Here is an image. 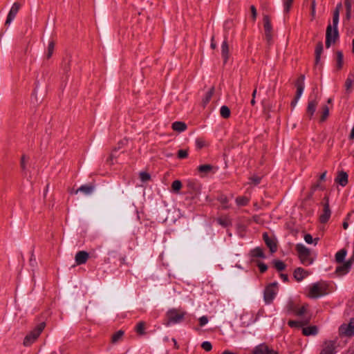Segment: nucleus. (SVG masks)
<instances>
[{
  "mask_svg": "<svg viewBox=\"0 0 354 354\" xmlns=\"http://www.w3.org/2000/svg\"><path fill=\"white\" fill-rule=\"evenodd\" d=\"M46 327L44 322L39 324L32 330H31L24 338V345L25 346H30L40 335Z\"/></svg>",
  "mask_w": 354,
  "mask_h": 354,
  "instance_id": "obj_1",
  "label": "nucleus"
},
{
  "mask_svg": "<svg viewBox=\"0 0 354 354\" xmlns=\"http://www.w3.org/2000/svg\"><path fill=\"white\" fill-rule=\"evenodd\" d=\"M296 250L298 252L299 258L303 264L310 265L312 263L313 259L310 257V251L309 249L302 244H297Z\"/></svg>",
  "mask_w": 354,
  "mask_h": 354,
  "instance_id": "obj_2",
  "label": "nucleus"
},
{
  "mask_svg": "<svg viewBox=\"0 0 354 354\" xmlns=\"http://www.w3.org/2000/svg\"><path fill=\"white\" fill-rule=\"evenodd\" d=\"M326 294L325 284L322 283H314L310 288L308 297L317 298Z\"/></svg>",
  "mask_w": 354,
  "mask_h": 354,
  "instance_id": "obj_3",
  "label": "nucleus"
},
{
  "mask_svg": "<svg viewBox=\"0 0 354 354\" xmlns=\"http://www.w3.org/2000/svg\"><path fill=\"white\" fill-rule=\"evenodd\" d=\"M185 315V312L180 311V310L171 309L169 310L167 313V316L169 319V322L167 324L168 325L169 322L177 323L180 322Z\"/></svg>",
  "mask_w": 354,
  "mask_h": 354,
  "instance_id": "obj_4",
  "label": "nucleus"
},
{
  "mask_svg": "<svg viewBox=\"0 0 354 354\" xmlns=\"http://www.w3.org/2000/svg\"><path fill=\"white\" fill-rule=\"evenodd\" d=\"M277 294V283H273L266 287L264 291V300L267 304L272 302Z\"/></svg>",
  "mask_w": 354,
  "mask_h": 354,
  "instance_id": "obj_5",
  "label": "nucleus"
},
{
  "mask_svg": "<svg viewBox=\"0 0 354 354\" xmlns=\"http://www.w3.org/2000/svg\"><path fill=\"white\" fill-rule=\"evenodd\" d=\"M339 332L341 335L351 337L354 334V318H351L348 324H342Z\"/></svg>",
  "mask_w": 354,
  "mask_h": 354,
  "instance_id": "obj_6",
  "label": "nucleus"
},
{
  "mask_svg": "<svg viewBox=\"0 0 354 354\" xmlns=\"http://www.w3.org/2000/svg\"><path fill=\"white\" fill-rule=\"evenodd\" d=\"M263 239L271 253H274L277 250V242L274 237H270L267 232H264L263 234Z\"/></svg>",
  "mask_w": 354,
  "mask_h": 354,
  "instance_id": "obj_7",
  "label": "nucleus"
},
{
  "mask_svg": "<svg viewBox=\"0 0 354 354\" xmlns=\"http://www.w3.org/2000/svg\"><path fill=\"white\" fill-rule=\"evenodd\" d=\"M263 27L265 30V35L267 41L269 42L272 40V27L270 21V18L268 15L263 16Z\"/></svg>",
  "mask_w": 354,
  "mask_h": 354,
  "instance_id": "obj_8",
  "label": "nucleus"
},
{
  "mask_svg": "<svg viewBox=\"0 0 354 354\" xmlns=\"http://www.w3.org/2000/svg\"><path fill=\"white\" fill-rule=\"evenodd\" d=\"M20 8L21 4L19 2H15L13 3L7 16V19L5 22L6 25H9L11 23V21L15 19Z\"/></svg>",
  "mask_w": 354,
  "mask_h": 354,
  "instance_id": "obj_9",
  "label": "nucleus"
},
{
  "mask_svg": "<svg viewBox=\"0 0 354 354\" xmlns=\"http://www.w3.org/2000/svg\"><path fill=\"white\" fill-rule=\"evenodd\" d=\"M186 187L188 189V193L197 196L200 194L201 189V185L193 180L187 181Z\"/></svg>",
  "mask_w": 354,
  "mask_h": 354,
  "instance_id": "obj_10",
  "label": "nucleus"
},
{
  "mask_svg": "<svg viewBox=\"0 0 354 354\" xmlns=\"http://www.w3.org/2000/svg\"><path fill=\"white\" fill-rule=\"evenodd\" d=\"M308 305L304 304L301 307H298L293 302H290L288 306L289 311L294 312L297 315L301 316L307 313Z\"/></svg>",
  "mask_w": 354,
  "mask_h": 354,
  "instance_id": "obj_11",
  "label": "nucleus"
},
{
  "mask_svg": "<svg viewBox=\"0 0 354 354\" xmlns=\"http://www.w3.org/2000/svg\"><path fill=\"white\" fill-rule=\"evenodd\" d=\"M221 57L223 59L224 64H226L230 57V47L226 39L221 44Z\"/></svg>",
  "mask_w": 354,
  "mask_h": 354,
  "instance_id": "obj_12",
  "label": "nucleus"
},
{
  "mask_svg": "<svg viewBox=\"0 0 354 354\" xmlns=\"http://www.w3.org/2000/svg\"><path fill=\"white\" fill-rule=\"evenodd\" d=\"M89 257V254L86 251H80L75 255V262L77 265H82L86 262Z\"/></svg>",
  "mask_w": 354,
  "mask_h": 354,
  "instance_id": "obj_13",
  "label": "nucleus"
},
{
  "mask_svg": "<svg viewBox=\"0 0 354 354\" xmlns=\"http://www.w3.org/2000/svg\"><path fill=\"white\" fill-rule=\"evenodd\" d=\"M331 214V212L328 204H324L323 213L319 216V221L322 223H326Z\"/></svg>",
  "mask_w": 354,
  "mask_h": 354,
  "instance_id": "obj_14",
  "label": "nucleus"
},
{
  "mask_svg": "<svg viewBox=\"0 0 354 354\" xmlns=\"http://www.w3.org/2000/svg\"><path fill=\"white\" fill-rule=\"evenodd\" d=\"M335 182L342 187L346 186L348 183V174L343 171H339L335 178Z\"/></svg>",
  "mask_w": 354,
  "mask_h": 354,
  "instance_id": "obj_15",
  "label": "nucleus"
},
{
  "mask_svg": "<svg viewBox=\"0 0 354 354\" xmlns=\"http://www.w3.org/2000/svg\"><path fill=\"white\" fill-rule=\"evenodd\" d=\"M317 106V102L315 100L308 102L306 109V114L310 119H311V118L314 115L316 111Z\"/></svg>",
  "mask_w": 354,
  "mask_h": 354,
  "instance_id": "obj_16",
  "label": "nucleus"
},
{
  "mask_svg": "<svg viewBox=\"0 0 354 354\" xmlns=\"http://www.w3.org/2000/svg\"><path fill=\"white\" fill-rule=\"evenodd\" d=\"M331 43L333 42V31L332 30V26L328 25L326 28V48H329L330 46Z\"/></svg>",
  "mask_w": 354,
  "mask_h": 354,
  "instance_id": "obj_17",
  "label": "nucleus"
},
{
  "mask_svg": "<svg viewBox=\"0 0 354 354\" xmlns=\"http://www.w3.org/2000/svg\"><path fill=\"white\" fill-rule=\"evenodd\" d=\"M335 345L333 342H326L324 348H322L320 354H334Z\"/></svg>",
  "mask_w": 354,
  "mask_h": 354,
  "instance_id": "obj_18",
  "label": "nucleus"
},
{
  "mask_svg": "<svg viewBox=\"0 0 354 354\" xmlns=\"http://www.w3.org/2000/svg\"><path fill=\"white\" fill-rule=\"evenodd\" d=\"M306 276H308V272L303 268H298L294 272V277L297 281H301Z\"/></svg>",
  "mask_w": 354,
  "mask_h": 354,
  "instance_id": "obj_19",
  "label": "nucleus"
},
{
  "mask_svg": "<svg viewBox=\"0 0 354 354\" xmlns=\"http://www.w3.org/2000/svg\"><path fill=\"white\" fill-rule=\"evenodd\" d=\"M171 128L174 131L180 133L187 129V124L183 122L176 121L172 123Z\"/></svg>",
  "mask_w": 354,
  "mask_h": 354,
  "instance_id": "obj_20",
  "label": "nucleus"
},
{
  "mask_svg": "<svg viewBox=\"0 0 354 354\" xmlns=\"http://www.w3.org/2000/svg\"><path fill=\"white\" fill-rule=\"evenodd\" d=\"M354 83V73H351L345 82L346 91L348 93H351L353 88Z\"/></svg>",
  "mask_w": 354,
  "mask_h": 354,
  "instance_id": "obj_21",
  "label": "nucleus"
},
{
  "mask_svg": "<svg viewBox=\"0 0 354 354\" xmlns=\"http://www.w3.org/2000/svg\"><path fill=\"white\" fill-rule=\"evenodd\" d=\"M318 328L316 326H310L308 327L303 328L302 333L304 335H315L317 333Z\"/></svg>",
  "mask_w": 354,
  "mask_h": 354,
  "instance_id": "obj_22",
  "label": "nucleus"
},
{
  "mask_svg": "<svg viewBox=\"0 0 354 354\" xmlns=\"http://www.w3.org/2000/svg\"><path fill=\"white\" fill-rule=\"evenodd\" d=\"M94 186L91 185H82L79 189L75 191V194H77L79 192H82L85 194H90L93 192Z\"/></svg>",
  "mask_w": 354,
  "mask_h": 354,
  "instance_id": "obj_23",
  "label": "nucleus"
},
{
  "mask_svg": "<svg viewBox=\"0 0 354 354\" xmlns=\"http://www.w3.org/2000/svg\"><path fill=\"white\" fill-rule=\"evenodd\" d=\"M352 263V260H349L344 263L342 266H339L336 269V272L342 274L348 272Z\"/></svg>",
  "mask_w": 354,
  "mask_h": 354,
  "instance_id": "obj_24",
  "label": "nucleus"
},
{
  "mask_svg": "<svg viewBox=\"0 0 354 354\" xmlns=\"http://www.w3.org/2000/svg\"><path fill=\"white\" fill-rule=\"evenodd\" d=\"M126 142H127V140H121L118 142V147H115L113 149L112 153L110 154V156L107 160L108 162H111V164H113V162H112L113 160L115 158V156L114 155V152L116 151L117 150L120 149V148H122L126 144Z\"/></svg>",
  "mask_w": 354,
  "mask_h": 354,
  "instance_id": "obj_25",
  "label": "nucleus"
},
{
  "mask_svg": "<svg viewBox=\"0 0 354 354\" xmlns=\"http://www.w3.org/2000/svg\"><path fill=\"white\" fill-rule=\"evenodd\" d=\"M269 353L268 347L264 344L257 346L253 351V354H269Z\"/></svg>",
  "mask_w": 354,
  "mask_h": 354,
  "instance_id": "obj_26",
  "label": "nucleus"
},
{
  "mask_svg": "<svg viewBox=\"0 0 354 354\" xmlns=\"http://www.w3.org/2000/svg\"><path fill=\"white\" fill-rule=\"evenodd\" d=\"M322 51L323 44L322 42L320 41L317 44L315 49V64H317L319 63Z\"/></svg>",
  "mask_w": 354,
  "mask_h": 354,
  "instance_id": "obj_27",
  "label": "nucleus"
},
{
  "mask_svg": "<svg viewBox=\"0 0 354 354\" xmlns=\"http://www.w3.org/2000/svg\"><path fill=\"white\" fill-rule=\"evenodd\" d=\"M339 22V17L333 18V42H335L338 38L339 34L337 30V24Z\"/></svg>",
  "mask_w": 354,
  "mask_h": 354,
  "instance_id": "obj_28",
  "label": "nucleus"
},
{
  "mask_svg": "<svg viewBox=\"0 0 354 354\" xmlns=\"http://www.w3.org/2000/svg\"><path fill=\"white\" fill-rule=\"evenodd\" d=\"M135 330L139 335H145L146 334V333H145V322H138L136 326Z\"/></svg>",
  "mask_w": 354,
  "mask_h": 354,
  "instance_id": "obj_29",
  "label": "nucleus"
},
{
  "mask_svg": "<svg viewBox=\"0 0 354 354\" xmlns=\"http://www.w3.org/2000/svg\"><path fill=\"white\" fill-rule=\"evenodd\" d=\"M308 322H309V319H307V320H305V321H302V322H297V321L290 320L288 322V325L290 327L300 328V327H301L303 326H305V325L308 324Z\"/></svg>",
  "mask_w": 354,
  "mask_h": 354,
  "instance_id": "obj_30",
  "label": "nucleus"
},
{
  "mask_svg": "<svg viewBox=\"0 0 354 354\" xmlns=\"http://www.w3.org/2000/svg\"><path fill=\"white\" fill-rule=\"evenodd\" d=\"M123 335H124V331L123 330H120L117 331L115 333H114L112 335L111 343L112 344L117 343L118 342H119L120 340L122 339Z\"/></svg>",
  "mask_w": 354,
  "mask_h": 354,
  "instance_id": "obj_31",
  "label": "nucleus"
},
{
  "mask_svg": "<svg viewBox=\"0 0 354 354\" xmlns=\"http://www.w3.org/2000/svg\"><path fill=\"white\" fill-rule=\"evenodd\" d=\"M55 46V42L54 41H49L48 45V48H47V54H46V58L48 59L51 58V57L53 54Z\"/></svg>",
  "mask_w": 354,
  "mask_h": 354,
  "instance_id": "obj_32",
  "label": "nucleus"
},
{
  "mask_svg": "<svg viewBox=\"0 0 354 354\" xmlns=\"http://www.w3.org/2000/svg\"><path fill=\"white\" fill-rule=\"evenodd\" d=\"M252 256L254 257L264 258L265 255L263 249L257 247L251 251Z\"/></svg>",
  "mask_w": 354,
  "mask_h": 354,
  "instance_id": "obj_33",
  "label": "nucleus"
},
{
  "mask_svg": "<svg viewBox=\"0 0 354 354\" xmlns=\"http://www.w3.org/2000/svg\"><path fill=\"white\" fill-rule=\"evenodd\" d=\"M346 255V250L344 249H342L339 250L338 252L335 254V260L338 263H341L343 261L344 259L345 258Z\"/></svg>",
  "mask_w": 354,
  "mask_h": 354,
  "instance_id": "obj_34",
  "label": "nucleus"
},
{
  "mask_svg": "<svg viewBox=\"0 0 354 354\" xmlns=\"http://www.w3.org/2000/svg\"><path fill=\"white\" fill-rule=\"evenodd\" d=\"M261 176L254 175L249 178L248 184L256 186L261 183Z\"/></svg>",
  "mask_w": 354,
  "mask_h": 354,
  "instance_id": "obj_35",
  "label": "nucleus"
},
{
  "mask_svg": "<svg viewBox=\"0 0 354 354\" xmlns=\"http://www.w3.org/2000/svg\"><path fill=\"white\" fill-rule=\"evenodd\" d=\"M220 114L223 118H228L230 116V110L227 106H222Z\"/></svg>",
  "mask_w": 354,
  "mask_h": 354,
  "instance_id": "obj_36",
  "label": "nucleus"
},
{
  "mask_svg": "<svg viewBox=\"0 0 354 354\" xmlns=\"http://www.w3.org/2000/svg\"><path fill=\"white\" fill-rule=\"evenodd\" d=\"M182 187V183L180 180H174L171 184V189L174 192L178 193Z\"/></svg>",
  "mask_w": 354,
  "mask_h": 354,
  "instance_id": "obj_37",
  "label": "nucleus"
},
{
  "mask_svg": "<svg viewBox=\"0 0 354 354\" xmlns=\"http://www.w3.org/2000/svg\"><path fill=\"white\" fill-rule=\"evenodd\" d=\"M273 264H274V268L278 271H282V270H283L286 268L285 263L283 261H280V260H274V261H273Z\"/></svg>",
  "mask_w": 354,
  "mask_h": 354,
  "instance_id": "obj_38",
  "label": "nucleus"
},
{
  "mask_svg": "<svg viewBox=\"0 0 354 354\" xmlns=\"http://www.w3.org/2000/svg\"><path fill=\"white\" fill-rule=\"evenodd\" d=\"M337 55V68L341 69L343 66V54L341 51L336 53Z\"/></svg>",
  "mask_w": 354,
  "mask_h": 354,
  "instance_id": "obj_39",
  "label": "nucleus"
},
{
  "mask_svg": "<svg viewBox=\"0 0 354 354\" xmlns=\"http://www.w3.org/2000/svg\"><path fill=\"white\" fill-rule=\"evenodd\" d=\"M212 167L210 165H202L198 167V171L201 173L207 174L209 172L212 170Z\"/></svg>",
  "mask_w": 354,
  "mask_h": 354,
  "instance_id": "obj_40",
  "label": "nucleus"
},
{
  "mask_svg": "<svg viewBox=\"0 0 354 354\" xmlns=\"http://www.w3.org/2000/svg\"><path fill=\"white\" fill-rule=\"evenodd\" d=\"M344 3L346 8V19L349 20L351 15V3L350 0H345Z\"/></svg>",
  "mask_w": 354,
  "mask_h": 354,
  "instance_id": "obj_41",
  "label": "nucleus"
},
{
  "mask_svg": "<svg viewBox=\"0 0 354 354\" xmlns=\"http://www.w3.org/2000/svg\"><path fill=\"white\" fill-rule=\"evenodd\" d=\"M304 240L308 244L314 243L315 245H317L319 241V238H315L313 239V236L310 234H306L304 236Z\"/></svg>",
  "mask_w": 354,
  "mask_h": 354,
  "instance_id": "obj_42",
  "label": "nucleus"
},
{
  "mask_svg": "<svg viewBox=\"0 0 354 354\" xmlns=\"http://www.w3.org/2000/svg\"><path fill=\"white\" fill-rule=\"evenodd\" d=\"M218 223L223 227H227L231 224L230 220L227 217L218 218Z\"/></svg>",
  "mask_w": 354,
  "mask_h": 354,
  "instance_id": "obj_43",
  "label": "nucleus"
},
{
  "mask_svg": "<svg viewBox=\"0 0 354 354\" xmlns=\"http://www.w3.org/2000/svg\"><path fill=\"white\" fill-rule=\"evenodd\" d=\"M248 201V198L244 196L238 197L236 199V202L239 205H246Z\"/></svg>",
  "mask_w": 354,
  "mask_h": 354,
  "instance_id": "obj_44",
  "label": "nucleus"
},
{
  "mask_svg": "<svg viewBox=\"0 0 354 354\" xmlns=\"http://www.w3.org/2000/svg\"><path fill=\"white\" fill-rule=\"evenodd\" d=\"M293 0H284L283 6H284V12L288 13L289 12L291 6L292 4Z\"/></svg>",
  "mask_w": 354,
  "mask_h": 354,
  "instance_id": "obj_45",
  "label": "nucleus"
},
{
  "mask_svg": "<svg viewBox=\"0 0 354 354\" xmlns=\"http://www.w3.org/2000/svg\"><path fill=\"white\" fill-rule=\"evenodd\" d=\"M322 111H323V113L321 117V121H324L329 115V109L327 106H324L322 107Z\"/></svg>",
  "mask_w": 354,
  "mask_h": 354,
  "instance_id": "obj_46",
  "label": "nucleus"
},
{
  "mask_svg": "<svg viewBox=\"0 0 354 354\" xmlns=\"http://www.w3.org/2000/svg\"><path fill=\"white\" fill-rule=\"evenodd\" d=\"M296 87H297V91H296V95H295V97L297 99H299L302 93H303V91L304 89V86H302L301 84H298V85H295Z\"/></svg>",
  "mask_w": 354,
  "mask_h": 354,
  "instance_id": "obj_47",
  "label": "nucleus"
},
{
  "mask_svg": "<svg viewBox=\"0 0 354 354\" xmlns=\"http://www.w3.org/2000/svg\"><path fill=\"white\" fill-rule=\"evenodd\" d=\"M214 93V88H212L206 94L205 97L203 100L204 104L209 102Z\"/></svg>",
  "mask_w": 354,
  "mask_h": 354,
  "instance_id": "obj_48",
  "label": "nucleus"
},
{
  "mask_svg": "<svg viewBox=\"0 0 354 354\" xmlns=\"http://www.w3.org/2000/svg\"><path fill=\"white\" fill-rule=\"evenodd\" d=\"M140 178L142 181L146 182L150 180V175L149 174L142 171L140 173Z\"/></svg>",
  "mask_w": 354,
  "mask_h": 354,
  "instance_id": "obj_49",
  "label": "nucleus"
},
{
  "mask_svg": "<svg viewBox=\"0 0 354 354\" xmlns=\"http://www.w3.org/2000/svg\"><path fill=\"white\" fill-rule=\"evenodd\" d=\"M201 346L206 351H211V349L212 348L211 343L209 342H203Z\"/></svg>",
  "mask_w": 354,
  "mask_h": 354,
  "instance_id": "obj_50",
  "label": "nucleus"
},
{
  "mask_svg": "<svg viewBox=\"0 0 354 354\" xmlns=\"http://www.w3.org/2000/svg\"><path fill=\"white\" fill-rule=\"evenodd\" d=\"M250 11H251L252 19L254 21L256 20L257 15V9L254 6H250Z\"/></svg>",
  "mask_w": 354,
  "mask_h": 354,
  "instance_id": "obj_51",
  "label": "nucleus"
},
{
  "mask_svg": "<svg viewBox=\"0 0 354 354\" xmlns=\"http://www.w3.org/2000/svg\"><path fill=\"white\" fill-rule=\"evenodd\" d=\"M187 155L188 153L187 150L180 149L178 152V157L179 158H185L187 156Z\"/></svg>",
  "mask_w": 354,
  "mask_h": 354,
  "instance_id": "obj_52",
  "label": "nucleus"
},
{
  "mask_svg": "<svg viewBox=\"0 0 354 354\" xmlns=\"http://www.w3.org/2000/svg\"><path fill=\"white\" fill-rule=\"evenodd\" d=\"M196 145L198 149H201L205 146V142L201 139H197L196 141Z\"/></svg>",
  "mask_w": 354,
  "mask_h": 354,
  "instance_id": "obj_53",
  "label": "nucleus"
},
{
  "mask_svg": "<svg viewBox=\"0 0 354 354\" xmlns=\"http://www.w3.org/2000/svg\"><path fill=\"white\" fill-rule=\"evenodd\" d=\"M208 322V319L206 316H203L199 318V324L201 326H203Z\"/></svg>",
  "mask_w": 354,
  "mask_h": 354,
  "instance_id": "obj_54",
  "label": "nucleus"
},
{
  "mask_svg": "<svg viewBox=\"0 0 354 354\" xmlns=\"http://www.w3.org/2000/svg\"><path fill=\"white\" fill-rule=\"evenodd\" d=\"M304 80L305 76L304 75H301L297 79L295 85L301 84L302 86H304Z\"/></svg>",
  "mask_w": 354,
  "mask_h": 354,
  "instance_id": "obj_55",
  "label": "nucleus"
},
{
  "mask_svg": "<svg viewBox=\"0 0 354 354\" xmlns=\"http://www.w3.org/2000/svg\"><path fill=\"white\" fill-rule=\"evenodd\" d=\"M342 8V4L339 3L337 6L334 12H333V17H339L340 9Z\"/></svg>",
  "mask_w": 354,
  "mask_h": 354,
  "instance_id": "obj_56",
  "label": "nucleus"
},
{
  "mask_svg": "<svg viewBox=\"0 0 354 354\" xmlns=\"http://www.w3.org/2000/svg\"><path fill=\"white\" fill-rule=\"evenodd\" d=\"M258 266H259V270H260L261 272H264L268 269L267 266L265 263H259L258 264Z\"/></svg>",
  "mask_w": 354,
  "mask_h": 354,
  "instance_id": "obj_57",
  "label": "nucleus"
},
{
  "mask_svg": "<svg viewBox=\"0 0 354 354\" xmlns=\"http://www.w3.org/2000/svg\"><path fill=\"white\" fill-rule=\"evenodd\" d=\"M21 167L23 170L26 169V157L22 156L21 158Z\"/></svg>",
  "mask_w": 354,
  "mask_h": 354,
  "instance_id": "obj_58",
  "label": "nucleus"
},
{
  "mask_svg": "<svg viewBox=\"0 0 354 354\" xmlns=\"http://www.w3.org/2000/svg\"><path fill=\"white\" fill-rule=\"evenodd\" d=\"M315 1L313 0L312 4H311V15H312L313 17H315Z\"/></svg>",
  "mask_w": 354,
  "mask_h": 354,
  "instance_id": "obj_59",
  "label": "nucleus"
},
{
  "mask_svg": "<svg viewBox=\"0 0 354 354\" xmlns=\"http://www.w3.org/2000/svg\"><path fill=\"white\" fill-rule=\"evenodd\" d=\"M218 201L223 205L227 203L228 202V200H227V198L225 196H221L219 198H218Z\"/></svg>",
  "mask_w": 354,
  "mask_h": 354,
  "instance_id": "obj_60",
  "label": "nucleus"
},
{
  "mask_svg": "<svg viewBox=\"0 0 354 354\" xmlns=\"http://www.w3.org/2000/svg\"><path fill=\"white\" fill-rule=\"evenodd\" d=\"M211 48L212 49H215L216 48V44L214 41V37H212L211 39Z\"/></svg>",
  "mask_w": 354,
  "mask_h": 354,
  "instance_id": "obj_61",
  "label": "nucleus"
},
{
  "mask_svg": "<svg viewBox=\"0 0 354 354\" xmlns=\"http://www.w3.org/2000/svg\"><path fill=\"white\" fill-rule=\"evenodd\" d=\"M326 175V171H324L323 174H321L319 177L320 180H324Z\"/></svg>",
  "mask_w": 354,
  "mask_h": 354,
  "instance_id": "obj_62",
  "label": "nucleus"
},
{
  "mask_svg": "<svg viewBox=\"0 0 354 354\" xmlns=\"http://www.w3.org/2000/svg\"><path fill=\"white\" fill-rule=\"evenodd\" d=\"M70 68V62L66 63L64 67V70L68 71Z\"/></svg>",
  "mask_w": 354,
  "mask_h": 354,
  "instance_id": "obj_63",
  "label": "nucleus"
},
{
  "mask_svg": "<svg viewBox=\"0 0 354 354\" xmlns=\"http://www.w3.org/2000/svg\"><path fill=\"white\" fill-rule=\"evenodd\" d=\"M350 138L354 139V127L352 129L351 134H350Z\"/></svg>",
  "mask_w": 354,
  "mask_h": 354,
  "instance_id": "obj_64",
  "label": "nucleus"
}]
</instances>
